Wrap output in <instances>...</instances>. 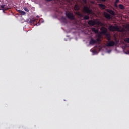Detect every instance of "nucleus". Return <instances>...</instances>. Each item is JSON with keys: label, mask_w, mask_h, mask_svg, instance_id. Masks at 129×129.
I'll return each mask as SVG.
<instances>
[{"label": "nucleus", "mask_w": 129, "mask_h": 129, "mask_svg": "<svg viewBox=\"0 0 129 129\" xmlns=\"http://www.w3.org/2000/svg\"><path fill=\"white\" fill-rule=\"evenodd\" d=\"M91 30L92 31V32H94V33H95L96 34L98 33V30L95 29V28H92Z\"/></svg>", "instance_id": "dca6fc26"}, {"label": "nucleus", "mask_w": 129, "mask_h": 129, "mask_svg": "<svg viewBox=\"0 0 129 129\" xmlns=\"http://www.w3.org/2000/svg\"><path fill=\"white\" fill-rule=\"evenodd\" d=\"M77 15H78V16H79L80 17H83V15H82V14L79 13H78L77 14Z\"/></svg>", "instance_id": "b1692460"}, {"label": "nucleus", "mask_w": 129, "mask_h": 129, "mask_svg": "<svg viewBox=\"0 0 129 129\" xmlns=\"http://www.w3.org/2000/svg\"><path fill=\"white\" fill-rule=\"evenodd\" d=\"M119 8L120 9V10H123L124 9V6H123L122 4H119Z\"/></svg>", "instance_id": "a211bd4d"}, {"label": "nucleus", "mask_w": 129, "mask_h": 129, "mask_svg": "<svg viewBox=\"0 0 129 129\" xmlns=\"http://www.w3.org/2000/svg\"><path fill=\"white\" fill-rule=\"evenodd\" d=\"M119 3V0H115V1L114 3V6L115 8H118V6L117 5V4Z\"/></svg>", "instance_id": "2eb2a0df"}, {"label": "nucleus", "mask_w": 129, "mask_h": 129, "mask_svg": "<svg viewBox=\"0 0 129 129\" xmlns=\"http://www.w3.org/2000/svg\"><path fill=\"white\" fill-rule=\"evenodd\" d=\"M1 9H3V11H7V10H9V8L7 7H6V6L5 5H2L1 6Z\"/></svg>", "instance_id": "ddd939ff"}, {"label": "nucleus", "mask_w": 129, "mask_h": 129, "mask_svg": "<svg viewBox=\"0 0 129 129\" xmlns=\"http://www.w3.org/2000/svg\"><path fill=\"white\" fill-rule=\"evenodd\" d=\"M96 41V44H97V42H100V38H98L96 39V40H95Z\"/></svg>", "instance_id": "4be33fe9"}, {"label": "nucleus", "mask_w": 129, "mask_h": 129, "mask_svg": "<svg viewBox=\"0 0 129 129\" xmlns=\"http://www.w3.org/2000/svg\"><path fill=\"white\" fill-rule=\"evenodd\" d=\"M84 20H89V16L88 15H85L84 17Z\"/></svg>", "instance_id": "6ab92c4d"}, {"label": "nucleus", "mask_w": 129, "mask_h": 129, "mask_svg": "<svg viewBox=\"0 0 129 129\" xmlns=\"http://www.w3.org/2000/svg\"><path fill=\"white\" fill-rule=\"evenodd\" d=\"M124 42H125L126 43H129V38H125L124 40Z\"/></svg>", "instance_id": "aec40b11"}, {"label": "nucleus", "mask_w": 129, "mask_h": 129, "mask_svg": "<svg viewBox=\"0 0 129 129\" xmlns=\"http://www.w3.org/2000/svg\"><path fill=\"white\" fill-rule=\"evenodd\" d=\"M107 13H109V14H110L112 16H114L115 15V13L112 10L107 9Z\"/></svg>", "instance_id": "1a4fd4ad"}, {"label": "nucleus", "mask_w": 129, "mask_h": 129, "mask_svg": "<svg viewBox=\"0 0 129 129\" xmlns=\"http://www.w3.org/2000/svg\"><path fill=\"white\" fill-rule=\"evenodd\" d=\"M23 9L25 12H30V10L27 7H24Z\"/></svg>", "instance_id": "412c9836"}, {"label": "nucleus", "mask_w": 129, "mask_h": 129, "mask_svg": "<svg viewBox=\"0 0 129 129\" xmlns=\"http://www.w3.org/2000/svg\"><path fill=\"white\" fill-rule=\"evenodd\" d=\"M101 2H106V0H100Z\"/></svg>", "instance_id": "a878e982"}, {"label": "nucleus", "mask_w": 129, "mask_h": 129, "mask_svg": "<svg viewBox=\"0 0 129 129\" xmlns=\"http://www.w3.org/2000/svg\"><path fill=\"white\" fill-rule=\"evenodd\" d=\"M37 18H39V16H37Z\"/></svg>", "instance_id": "cd10ccee"}, {"label": "nucleus", "mask_w": 129, "mask_h": 129, "mask_svg": "<svg viewBox=\"0 0 129 129\" xmlns=\"http://www.w3.org/2000/svg\"><path fill=\"white\" fill-rule=\"evenodd\" d=\"M128 31H129V25H128Z\"/></svg>", "instance_id": "bb28decb"}, {"label": "nucleus", "mask_w": 129, "mask_h": 129, "mask_svg": "<svg viewBox=\"0 0 129 129\" xmlns=\"http://www.w3.org/2000/svg\"><path fill=\"white\" fill-rule=\"evenodd\" d=\"M109 31H111L112 32H120L121 33H123L125 30L124 28L120 29V27H119L118 26H113L110 25L109 26Z\"/></svg>", "instance_id": "f257e3e1"}, {"label": "nucleus", "mask_w": 129, "mask_h": 129, "mask_svg": "<svg viewBox=\"0 0 129 129\" xmlns=\"http://www.w3.org/2000/svg\"><path fill=\"white\" fill-rule=\"evenodd\" d=\"M18 12L20 13V14H21V15H26V12L22 10H18Z\"/></svg>", "instance_id": "f3484780"}, {"label": "nucleus", "mask_w": 129, "mask_h": 129, "mask_svg": "<svg viewBox=\"0 0 129 129\" xmlns=\"http://www.w3.org/2000/svg\"><path fill=\"white\" fill-rule=\"evenodd\" d=\"M104 15L105 18H106V19H108V20H110V19H111V16L110 15V14L106 12L104 13Z\"/></svg>", "instance_id": "6e6552de"}, {"label": "nucleus", "mask_w": 129, "mask_h": 129, "mask_svg": "<svg viewBox=\"0 0 129 129\" xmlns=\"http://www.w3.org/2000/svg\"><path fill=\"white\" fill-rule=\"evenodd\" d=\"M88 24L90 26H94V25H100V22L98 21L96 22L95 21L89 20L88 22Z\"/></svg>", "instance_id": "20e7f679"}, {"label": "nucleus", "mask_w": 129, "mask_h": 129, "mask_svg": "<svg viewBox=\"0 0 129 129\" xmlns=\"http://www.w3.org/2000/svg\"><path fill=\"white\" fill-rule=\"evenodd\" d=\"M82 2H83V3L86 5V4H87V0H82Z\"/></svg>", "instance_id": "5701e85b"}, {"label": "nucleus", "mask_w": 129, "mask_h": 129, "mask_svg": "<svg viewBox=\"0 0 129 129\" xmlns=\"http://www.w3.org/2000/svg\"><path fill=\"white\" fill-rule=\"evenodd\" d=\"M74 9L75 11H79V10L80 9V8L79 7V5H75V6L74 7Z\"/></svg>", "instance_id": "4468645a"}, {"label": "nucleus", "mask_w": 129, "mask_h": 129, "mask_svg": "<svg viewBox=\"0 0 129 129\" xmlns=\"http://www.w3.org/2000/svg\"><path fill=\"white\" fill-rule=\"evenodd\" d=\"M106 36V38L107 40V41H108V42H110V41H111V37H110V34L107 33L106 34H105Z\"/></svg>", "instance_id": "9d476101"}, {"label": "nucleus", "mask_w": 129, "mask_h": 129, "mask_svg": "<svg viewBox=\"0 0 129 129\" xmlns=\"http://www.w3.org/2000/svg\"><path fill=\"white\" fill-rule=\"evenodd\" d=\"M37 21H38V19H36V18H33L32 19H27V23H36V22H37Z\"/></svg>", "instance_id": "0eeeda50"}, {"label": "nucleus", "mask_w": 129, "mask_h": 129, "mask_svg": "<svg viewBox=\"0 0 129 129\" xmlns=\"http://www.w3.org/2000/svg\"><path fill=\"white\" fill-rule=\"evenodd\" d=\"M46 2H52L53 0H45Z\"/></svg>", "instance_id": "393cba45"}, {"label": "nucleus", "mask_w": 129, "mask_h": 129, "mask_svg": "<svg viewBox=\"0 0 129 129\" xmlns=\"http://www.w3.org/2000/svg\"><path fill=\"white\" fill-rule=\"evenodd\" d=\"M66 16L68 17L69 20H75V16H74V14L72 12H66Z\"/></svg>", "instance_id": "f03ea898"}, {"label": "nucleus", "mask_w": 129, "mask_h": 129, "mask_svg": "<svg viewBox=\"0 0 129 129\" xmlns=\"http://www.w3.org/2000/svg\"><path fill=\"white\" fill-rule=\"evenodd\" d=\"M83 11L84 13L86 14H88V15H91L92 14V10L90 9V7H88V6H85L83 8Z\"/></svg>", "instance_id": "7ed1b4c3"}, {"label": "nucleus", "mask_w": 129, "mask_h": 129, "mask_svg": "<svg viewBox=\"0 0 129 129\" xmlns=\"http://www.w3.org/2000/svg\"><path fill=\"white\" fill-rule=\"evenodd\" d=\"M115 45V42L113 40L110 41L108 43L106 44V47H113V46Z\"/></svg>", "instance_id": "39448f33"}, {"label": "nucleus", "mask_w": 129, "mask_h": 129, "mask_svg": "<svg viewBox=\"0 0 129 129\" xmlns=\"http://www.w3.org/2000/svg\"><path fill=\"white\" fill-rule=\"evenodd\" d=\"M102 34L103 35H106L107 34V29L104 27H102L100 29Z\"/></svg>", "instance_id": "423d86ee"}, {"label": "nucleus", "mask_w": 129, "mask_h": 129, "mask_svg": "<svg viewBox=\"0 0 129 129\" xmlns=\"http://www.w3.org/2000/svg\"><path fill=\"white\" fill-rule=\"evenodd\" d=\"M99 7H100V8L102 10H105V9H106V6L102 4H99Z\"/></svg>", "instance_id": "f8f14e48"}, {"label": "nucleus", "mask_w": 129, "mask_h": 129, "mask_svg": "<svg viewBox=\"0 0 129 129\" xmlns=\"http://www.w3.org/2000/svg\"><path fill=\"white\" fill-rule=\"evenodd\" d=\"M89 44L90 45H94L96 44V41L93 39V38H91V40L90 41Z\"/></svg>", "instance_id": "9b49d317"}]
</instances>
